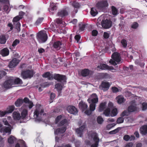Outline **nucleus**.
<instances>
[{"mask_svg":"<svg viewBox=\"0 0 147 147\" xmlns=\"http://www.w3.org/2000/svg\"><path fill=\"white\" fill-rule=\"evenodd\" d=\"M67 110L70 113L76 115L78 113L77 109L74 106H69L67 107Z\"/></svg>","mask_w":147,"mask_h":147,"instance_id":"14","label":"nucleus"},{"mask_svg":"<svg viewBox=\"0 0 147 147\" xmlns=\"http://www.w3.org/2000/svg\"><path fill=\"white\" fill-rule=\"evenodd\" d=\"M62 43L61 41L57 40L55 42L53 45V47L56 49L58 50L61 48Z\"/></svg>","mask_w":147,"mask_h":147,"instance_id":"18","label":"nucleus"},{"mask_svg":"<svg viewBox=\"0 0 147 147\" xmlns=\"http://www.w3.org/2000/svg\"><path fill=\"white\" fill-rule=\"evenodd\" d=\"M140 131L142 135H146L147 134V125H145L142 126L140 128Z\"/></svg>","mask_w":147,"mask_h":147,"instance_id":"20","label":"nucleus"},{"mask_svg":"<svg viewBox=\"0 0 147 147\" xmlns=\"http://www.w3.org/2000/svg\"><path fill=\"white\" fill-rule=\"evenodd\" d=\"M96 104L90 103V109L92 111H94L95 109Z\"/></svg>","mask_w":147,"mask_h":147,"instance_id":"51","label":"nucleus"},{"mask_svg":"<svg viewBox=\"0 0 147 147\" xmlns=\"http://www.w3.org/2000/svg\"><path fill=\"white\" fill-rule=\"evenodd\" d=\"M43 78H47L49 80H52L53 79V76L49 72H47L45 73L42 75Z\"/></svg>","mask_w":147,"mask_h":147,"instance_id":"23","label":"nucleus"},{"mask_svg":"<svg viewBox=\"0 0 147 147\" xmlns=\"http://www.w3.org/2000/svg\"><path fill=\"white\" fill-rule=\"evenodd\" d=\"M16 29H17L18 32H20V24L19 22H18L16 24Z\"/></svg>","mask_w":147,"mask_h":147,"instance_id":"54","label":"nucleus"},{"mask_svg":"<svg viewBox=\"0 0 147 147\" xmlns=\"http://www.w3.org/2000/svg\"><path fill=\"white\" fill-rule=\"evenodd\" d=\"M119 131V130L118 128L115 129L113 130L110 131L109 132L110 134H115L118 133Z\"/></svg>","mask_w":147,"mask_h":147,"instance_id":"58","label":"nucleus"},{"mask_svg":"<svg viewBox=\"0 0 147 147\" xmlns=\"http://www.w3.org/2000/svg\"><path fill=\"white\" fill-rule=\"evenodd\" d=\"M9 51L7 48H5L1 50L0 54L3 57L8 56L9 54Z\"/></svg>","mask_w":147,"mask_h":147,"instance_id":"19","label":"nucleus"},{"mask_svg":"<svg viewBox=\"0 0 147 147\" xmlns=\"http://www.w3.org/2000/svg\"><path fill=\"white\" fill-rule=\"evenodd\" d=\"M111 9L112 14L114 15H117L118 12V10L116 7L114 6H112Z\"/></svg>","mask_w":147,"mask_h":147,"instance_id":"40","label":"nucleus"},{"mask_svg":"<svg viewBox=\"0 0 147 147\" xmlns=\"http://www.w3.org/2000/svg\"><path fill=\"white\" fill-rule=\"evenodd\" d=\"M20 41L19 40L16 39L14 40L12 44V46L13 47H15L18 44L20 43Z\"/></svg>","mask_w":147,"mask_h":147,"instance_id":"53","label":"nucleus"},{"mask_svg":"<svg viewBox=\"0 0 147 147\" xmlns=\"http://www.w3.org/2000/svg\"><path fill=\"white\" fill-rule=\"evenodd\" d=\"M110 111L111 110L110 108H107L104 111L103 113L105 115V116H109Z\"/></svg>","mask_w":147,"mask_h":147,"instance_id":"43","label":"nucleus"},{"mask_svg":"<svg viewBox=\"0 0 147 147\" xmlns=\"http://www.w3.org/2000/svg\"><path fill=\"white\" fill-rule=\"evenodd\" d=\"M44 109L42 108L40 105L36 107V109L34 113V116L36 118L41 119V116L44 115Z\"/></svg>","mask_w":147,"mask_h":147,"instance_id":"1","label":"nucleus"},{"mask_svg":"<svg viewBox=\"0 0 147 147\" xmlns=\"http://www.w3.org/2000/svg\"><path fill=\"white\" fill-rule=\"evenodd\" d=\"M28 114V111L26 109H24L23 110L21 113V119H24Z\"/></svg>","mask_w":147,"mask_h":147,"instance_id":"39","label":"nucleus"},{"mask_svg":"<svg viewBox=\"0 0 147 147\" xmlns=\"http://www.w3.org/2000/svg\"><path fill=\"white\" fill-rule=\"evenodd\" d=\"M112 22L107 19L103 20L101 22V25L103 28L105 29L110 28L112 26Z\"/></svg>","mask_w":147,"mask_h":147,"instance_id":"7","label":"nucleus"},{"mask_svg":"<svg viewBox=\"0 0 147 147\" xmlns=\"http://www.w3.org/2000/svg\"><path fill=\"white\" fill-rule=\"evenodd\" d=\"M51 84L50 83L48 82H46L42 83L40 84V86L42 88H46L49 87Z\"/></svg>","mask_w":147,"mask_h":147,"instance_id":"41","label":"nucleus"},{"mask_svg":"<svg viewBox=\"0 0 147 147\" xmlns=\"http://www.w3.org/2000/svg\"><path fill=\"white\" fill-rule=\"evenodd\" d=\"M15 107L13 105L9 106V107L7 108V110L6 111L7 113H11L13 111Z\"/></svg>","mask_w":147,"mask_h":147,"instance_id":"37","label":"nucleus"},{"mask_svg":"<svg viewBox=\"0 0 147 147\" xmlns=\"http://www.w3.org/2000/svg\"><path fill=\"white\" fill-rule=\"evenodd\" d=\"M123 121L124 119L122 117H121L117 119L116 122L117 123L119 124L123 123Z\"/></svg>","mask_w":147,"mask_h":147,"instance_id":"52","label":"nucleus"},{"mask_svg":"<svg viewBox=\"0 0 147 147\" xmlns=\"http://www.w3.org/2000/svg\"><path fill=\"white\" fill-rule=\"evenodd\" d=\"M138 26V24L137 22H134L131 26V28L134 29H136Z\"/></svg>","mask_w":147,"mask_h":147,"instance_id":"57","label":"nucleus"},{"mask_svg":"<svg viewBox=\"0 0 147 147\" xmlns=\"http://www.w3.org/2000/svg\"><path fill=\"white\" fill-rule=\"evenodd\" d=\"M90 12L91 15L93 16H95L98 13V12L96 9L94 7H92L91 9Z\"/></svg>","mask_w":147,"mask_h":147,"instance_id":"36","label":"nucleus"},{"mask_svg":"<svg viewBox=\"0 0 147 147\" xmlns=\"http://www.w3.org/2000/svg\"><path fill=\"white\" fill-rule=\"evenodd\" d=\"M21 19V18H20L19 16H18L13 18V22L14 24H15L16 23L19 22L18 21Z\"/></svg>","mask_w":147,"mask_h":147,"instance_id":"42","label":"nucleus"},{"mask_svg":"<svg viewBox=\"0 0 147 147\" xmlns=\"http://www.w3.org/2000/svg\"><path fill=\"white\" fill-rule=\"evenodd\" d=\"M90 136L93 138L95 143L91 146V147H97L99 142V139L98 137L97 134L95 132H93L90 134Z\"/></svg>","mask_w":147,"mask_h":147,"instance_id":"4","label":"nucleus"},{"mask_svg":"<svg viewBox=\"0 0 147 147\" xmlns=\"http://www.w3.org/2000/svg\"><path fill=\"white\" fill-rule=\"evenodd\" d=\"M138 108L136 106L131 105L128 108V111L129 113H131L138 111Z\"/></svg>","mask_w":147,"mask_h":147,"instance_id":"25","label":"nucleus"},{"mask_svg":"<svg viewBox=\"0 0 147 147\" xmlns=\"http://www.w3.org/2000/svg\"><path fill=\"white\" fill-rule=\"evenodd\" d=\"M82 76L83 77L88 76L90 74V71L88 69H84L82 70L81 72Z\"/></svg>","mask_w":147,"mask_h":147,"instance_id":"27","label":"nucleus"},{"mask_svg":"<svg viewBox=\"0 0 147 147\" xmlns=\"http://www.w3.org/2000/svg\"><path fill=\"white\" fill-rule=\"evenodd\" d=\"M13 80V85L14 84H22V80L19 78H17L15 80L12 79Z\"/></svg>","mask_w":147,"mask_h":147,"instance_id":"31","label":"nucleus"},{"mask_svg":"<svg viewBox=\"0 0 147 147\" xmlns=\"http://www.w3.org/2000/svg\"><path fill=\"white\" fill-rule=\"evenodd\" d=\"M44 19L43 18H38L35 22L34 24L36 26H38L42 22Z\"/></svg>","mask_w":147,"mask_h":147,"instance_id":"38","label":"nucleus"},{"mask_svg":"<svg viewBox=\"0 0 147 147\" xmlns=\"http://www.w3.org/2000/svg\"><path fill=\"white\" fill-rule=\"evenodd\" d=\"M3 122L4 123V124L5 125H7L9 127L11 126L8 123L6 118L3 119Z\"/></svg>","mask_w":147,"mask_h":147,"instance_id":"59","label":"nucleus"},{"mask_svg":"<svg viewBox=\"0 0 147 147\" xmlns=\"http://www.w3.org/2000/svg\"><path fill=\"white\" fill-rule=\"evenodd\" d=\"M117 102L119 104H121L125 102V99L123 96H118L116 98Z\"/></svg>","mask_w":147,"mask_h":147,"instance_id":"34","label":"nucleus"},{"mask_svg":"<svg viewBox=\"0 0 147 147\" xmlns=\"http://www.w3.org/2000/svg\"><path fill=\"white\" fill-rule=\"evenodd\" d=\"M72 5L74 8H79L80 6L79 3L76 1H74L72 3Z\"/></svg>","mask_w":147,"mask_h":147,"instance_id":"49","label":"nucleus"},{"mask_svg":"<svg viewBox=\"0 0 147 147\" xmlns=\"http://www.w3.org/2000/svg\"><path fill=\"white\" fill-rule=\"evenodd\" d=\"M20 61L16 58H14L11 61L8 65L10 68H13L15 67L19 63Z\"/></svg>","mask_w":147,"mask_h":147,"instance_id":"16","label":"nucleus"},{"mask_svg":"<svg viewBox=\"0 0 147 147\" xmlns=\"http://www.w3.org/2000/svg\"><path fill=\"white\" fill-rule=\"evenodd\" d=\"M68 125L67 120L65 119L61 121L59 123L58 125L59 127H61L63 125Z\"/></svg>","mask_w":147,"mask_h":147,"instance_id":"33","label":"nucleus"},{"mask_svg":"<svg viewBox=\"0 0 147 147\" xmlns=\"http://www.w3.org/2000/svg\"><path fill=\"white\" fill-rule=\"evenodd\" d=\"M111 58L113 60L115 61L116 62L119 63L121 61V57L120 54L117 52H115L113 53L111 56Z\"/></svg>","mask_w":147,"mask_h":147,"instance_id":"9","label":"nucleus"},{"mask_svg":"<svg viewBox=\"0 0 147 147\" xmlns=\"http://www.w3.org/2000/svg\"><path fill=\"white\" fill-rule=\"evenodd\" d=\"M108 3L106 0H102L98 2L96 6L99 10H102L108 6Z\"/></svg>","mask_w":147,"mask_h":147,"instance_id":"2","label":"nucleus"},{"mask_svg":"<svg viewBox=\"0 0 147 147\" xmlns=\"http://www.w3.org/2000/svg\"><path fill=\"white\" fill-rule=\"evenodd\" d=\"M97 120L98 123L99 124H102L104 121L103 118L100 116L98 117Z\"/></svg>","mask_w":147,"mask_h":147,"instance_id":"50","label":"nucleus"},{"mask_svg":"<svg viewBox=\"0 0 147 147\" xmlns=\"http://www.w3.org/2000/svg\"><path fill=\"white\" fill-rule=\"evenodd\" d=\"M106 107V103L105 102L100 103L99 108V111L101 112L103 111Z\"/></svg>","mask_w":147,"mask_h":147,"instance_id":"29","label":"nucleus"},{"mask_svg":"<svg viewBox=\"0 0 147 147\" xmlns=\"http://www.w3.org/2000/svg\"><path fill=\"white\" fill-rule=\"evenodd\" d=\"M13 85V80L12 79H9L4 82L3 87L6 89H9L12 87Z\"/></svg>","mask_w":147,"mask_h":147,"instance_id":"13","label":"nucleus"},{"mask_svg":"<svg viewBox=\"0 0 147 147\" xmlns=\"http://www.w3.org/2000/svg\"><path fill=\"white\" fill-rule=\"evenodd\" d=\"M0 132L3 133V134L8 133V134L9 135L11 134V129L8 127H2L0 128Z\"/></svg>","mask_w":147,"mask_h":147,"instance_id":"15","label":"nucleus"},{"mask_svg":"<svg viewBox=\"0 0 147 147\" xmlns=\"http://www.w3.org/2000/svg\"><path fill=\"white\" fill-rule=\"evenodd\" d=\"M50 7L51 8V11L56 10L57 9L56 4L54 3H52L50 4Z\"/></svg>","mask_w":147,"mask_h":147,"instance_id":"45","label":"nucleus"},{"mask_svg":"<svg viewBox=\"0 0 147 147\" xmlns=\"http://www.w3.org/2000/svg\"><path fill=\"white\" fill-rule=\"evenodd\" d=\"M23 102V100L22 99L18 98L15 102V104L17 107L21 106Z\"/></svg>","mask_w":147,"mask_h":147,"instance_id":"30","label":"nucleus"},{"mask_svg":"<svg viewBox=\"0 0 147 147\" xmlns=\"http://www.w3.org/2000/svg\"><path fill=\"white\" fill-rule=\"evenodd\" d=\"M37 36V39L39 42H45L48 38L47 34L42 32H39Z\"/></svg>","mask_w":147,"mask_h":147,"instance_id":"5","label":"nucleus"},{"mask_svg":"<svg viewBox=\"0 0 147 147\" xmlns=\"http://www.w3.org/2000/svg\"><path fill=\"white\" fill-rule=\"evenodd\" d=\"M110 85V84L109 82L102 81L100 85L99 88L105 92L109 89Z\"/></svg>","mask_w":147,"mask_h":147,"instance_id":"8","label":"nucleus"},{"mask_svg":"<svg viewBox=\"0 0 147 147\" xmlns=\"http://www.w3.org/2000/svg\"><path fill=\"white\" fill-rule=\"evenodd\" d=\"M79 106L80 108L83 111L86 110L88 107L87 105L82 101H81L79 102Z\"/></svg>","mask_w":147,"mask_h":147,"instance_id":"22","label":"nucleus"},{"mask_svg":"<svg viewBox=\"0 0 147 147\" xmlns=\"http://www.w3.org/2000/svg\"><path fill=\"white\" fill-rule=\"evenodd\" d=\"M7 39L5 36L4 35H1L0 36V44H4L5 43Z\"/></svg>","mask_w":147,"mask_h":147,"instance_id":"32","label":"nucleus"},{"mask_svg":"<svg viewBox=\"0 0 147 147\" xmlns=\"http://www.w3.org/2000/svg\"><path fill=\"white\" fill-rule=\"evenodd\" d=\"M92 111H91L90 110H87L85 111V113L88 115H90L92 113Z\"/></svg>","mask_w":147,"mask_h":147,"instance_id":"64","label":"nucleus"},{"mask_svg":"<svg viewBox=\"0 0 147 147\" xmlns=\"http://www.w3.org/2000/svg\"><path fill=\"white\" fill-rule=\"evenodd\" d=\"M66 129L67 127L65 126L58 128L55 130V134L57 135L59 134H63L65 132Z\"/></svg>","mask_w":147,"mask_h":147,"instance_id":"17","label":"nucleus"},{"mask_svg":"<svg viewBox=\"0 0 147 147\" xmlns=\"http://www.w3.org/2000/svg\"><path fill=\"white\" fill-rule=\"evenodd\" d=\"M53 79L59 82L62 81L66 82V78L65 76L59 74H55L53 76Z\"/></svg>","mask_w":147,"mask_h":147,"instance_id":"6","label":"nucleus"},{"mask_svg":"<svg viewBox=\"0 0 147 147\" xmlns=\"http://www.w3.org/2000/svg\"><path fill=\"white\" fill-rule=\"evenodd\" d=\"M123 139L125 141H127L129 140L130 136L128 135H126L123 136Z\"/></svg>","mask_w":147,"mask_h":147,"instance_id":"60","label":"nucleus"},{"mask_svg":"<svg viewBox=\"0 0 147 147\" xmlns=\"http://www.w3.org/2000/svg\"><path fill=\"white\" fill-rule=\"evenodd\" d=\"M33 71L29 70L22 71L21 73V76L24 79L27 78H31L33 76Z\"/></svg>","mask_w":147,"mask_h":147,"instance_id":"3","label":"nucleus"},{"mask_svg":"<svg viewBox=\"0 0 147 147\" xmlns=\"http://www.w3.org/2000/svg\"><path fill=\"white\" fill-rule=\"evenodd\" d=\"M16 139L13 136L11 135L8 139V142L11 145L13 144L16 141Z\"/></svg>","mask_w":147,"mask_h":147,"instance_id":"26","label":"nucleus"},{"mask_svg":"<svg viewBox=\"0 0 147 147\" xmlns=\"http://www.w3.org/2000/svg\"><path fill=\"white\" fill-rule=\"evenodd\" d=\"M86 125L85 124L82 125L81 126L76 129V131L78 136L80 137L83 136L84 130L86 127Z\"/></svg>","mask_w":147,"mask_h":147,"instance_id":"11","label":"nucleus"},{"mask_svg":"<svg viewBox=\"0 0 147 147\" xmlns=\"http://www.w3.org/2000/svg\"><path fill=\"white\" fill-rule=\"evenodd\" d=\"M23 100V102L28 104L29 109H31L33 107V103L32 101H30L28 98H25Z\"/></svg>","mask_w":147,"mask_h":147,"instance_id":"24","label":"nucleus"},{"mask_svg":"<svg viewBox=\"0 0 147 147\" xmlns=\"http://www.w3.org/2000/svg\"><path fill=\"white\" fill-rule=\"evenodd\" d=\"M142 110L143 111L146 110L147 109V103L146 102H143L142 104Z\"/></svg>","mask_w":147,"mask_h":147,"instance_id":"56","label":"nucleus"},{"mask_svg":"<svg viewBox=\"0 0 147 147\" xmlns=\"http://www.w3.org/2000/svg\"><path fill=\"white\" fill-rule=\"evenodd\" d=\"M98 34V32L96 30H93L92 32V35L93 36H96Z\"/></svg>","mask_w":147,"mask_h":147,"instance_id":"61","label":"nucleus"},{"mask_svg":"<svg viewBox=\"0 0 147 147\" xmlns=\"http://www.w3.org/2000/svg\"><path fill=\"white\" fill-rule=\"evenodd\" d=\"M109 63L114 65H117V63L113 59H111L109 61Z\"/></svg>","mask_w":147,"mask_h":147,"instance_id":"63","label":"nucleus"},{"mask_svg":"<svg viewBox=\"0 0 147 147\" xmlns=\"http://www.w3.org/2000/svg\"><path fill=\"white\" fill-rule=\"evenodd\" d=\"M79 29L80 30L83 31L85 28L86 25L85 24H82V23H80L79 24Z\"/></svg>","mask_w":147,"mask_h":147,"instance_id":"48","label":"nucleus"},{"mask_svg":"<svg viewBox=\"0 0 147 147\" xmlns=\"http://www.w3.org/2000/svg\"><path fill=\"white\" fill-rule=\"evenodd\" d=\"M62 118V116L61 115L58 116L55 119V123L57 124L59 121Z\"/></svg>","mask_w":147,"mask_h":147,"instance_id":"55","label":"nucleus"},{"mask_svg":"<svg viewBox=\"0 0 147 147\" xmlns=\"http://www.w3.org/2000/svg\"><path fill=\"white\" fill-rule=\"evenodd\" d=\"M55 88L57 89L58 92V96H60L61 93V90L63 87L61 84L57 83L55 85Z\"/></svg>","mask_w":147,"mask_h":147,"instance_id":"21","label":"nucleus"},{"mask_svg":"<svg viewBox=\"0 0 147 147\" xmlns=\"http://www.w3.org/2000/svg\"><path fill=\"white\" fill-rule=\"evenodd\" d=\"M13 117L15 120H19L21 118V116H20L19 113L16 112H14L13 113Z\"/></svg>","mask_w":147,"mask_h":147,"instance_id":"28","label":"nucleus"},{"mask_svg":"<svg viewBox=\"0 0 147 147\" xmlns=\"http://www.w3.org/2000/svg\"><path fill=\"white\" fill-rule=\"evenodd\" d=\"M68 11L66 9H63L59 10L57 15L58 16L62 18L65 17L68 15Z\"/></svg>","mask_w":147,"mask_h":147,"instance_id":"12","label":"nucleus"},{"mask_svg":"<svg viewBox=\"0 0 147 147\" xmlns=\"http://www.w3.org/2000/svg\"><path fill=\"white\" fill-rule=\"evenodd\" d=\"M97 69H99L102 70H113V67H112L109 66L106 64L104 63H100L99 65H98L97 67Z\"/></svg>","mask_w":147,"mask_h":147,"instance_id":"10","label":"nucleus"},{"mask_svg":"<svg viewBox=\"0 0 147 147\" xmlns=\"http://www.w3.org/2000/svg\"><path fill=\"white\" fill-rule=\"evenodd\" d=\"M103 37L105 39L108 38L109 37V34L108 32H105L103 34Z\"/></svg>","mask_w":147,"mask_h":147,"instance_id":"62","label":"nucleus"},{"mask_svg":"<svg viewBox=\"0 0 147 147\" xmlns=\"http://www.w3.org/2000/svg\"><path fill=\"white\" fill-rule=\"evenodd\" d=\"M121 43L123 47H126L127 46V41L125 39H123L121 41Z\"/></svg>","mask_w":147,"mask_h":147,"instance_id":"47","label":"nucleus"},{"mask_svg":"<svg viewBox=\"0 0 147 147\" xmlns=\"http://www.w3.org/2000/svg\"><path fill=\"white\" fill-rule=\"evenodd\" d=\"M117 109L116 108L114 109L112 111L111 116H115L117 115Z\"/></svg>","mask_w":147,"mask_h":147,"instance_id":"46","label":"nucleus"},{"mask_svg":"<svg viewBox=\"0 0 147 147\" xmlns=\"http://www.w3.org/2000/svg\"><path fill=\"white\" fill-rule=\"evenodd\" d=\"M87 101L89 103H92L96 104L98 101V98L92 99L88 98L87 100Z\"/></svg>","mask_w":147,"mask_h":147,"instance_id":"35","label":"nucleus"},{"mask_svg":"<svg viewBox=\"0 0 147 147\" xmlns=\"http://www.w3.org/2000/svg\"><path fill=\"white\" fill-rule=\"evenodd\" d=\"M129 113L128 111L127 110H125L121 114V116L122 117L125 116H128L129 115Z\"/></svg>","mask_w":147,"mask_h":147,"instance_id":"44","label":"nucleus"}]
</instances>
